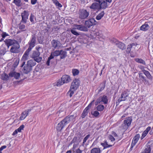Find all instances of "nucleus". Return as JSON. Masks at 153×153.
<instances>
[{
	"label": "nucleus",
	"instance_id": "53",
	"mask_svg": "<svg viewBox=\"0 0 153 153\" xmlns=\"http://www.w3.org/2000/svg\"><path fill=\"white\" fill-rule=\"evenodd\" d=\"M1 36L2 38L1 39V40H3V38H4L6 36H8V35L6 32H4L2 33L1 34Z\"/></svg>",
	"mask_w": 153,
	"mask_h": 153
},
{
	"label": "nucleus",
	"instance_id": "21",
	"mask_svg": "<svg viewBox=\"0 0 153 153\" xmlns=\"http://www.w3.org/2000/svg\"><path fill=\"white\" fill-rule=\"evenodd\" d=\"M151 129V127L148 126L146 128V130L143 132L141 136L140 137L141 140H143L146 136Z\"/></svg>",
	"mask_w": 153,
	"mask_h": 153
},
{
	"label": "nucleus",
	"instance_id": "54",
	"mask_svg": "<svg viewBox=\"0 0 153 153\" xmlns=\"http://www.w3.org/2000/svg\"><path fill=\"white\" fill-rule=\"evenodd\" d=\"M25 25H21L19 26V28L20 30H22V31L24 30H23L25 28Z\"/></svg>",
	"mask_w": 153,
	"mask_h": 153
},
{
	"label": "nucleus",
	"instance_id": "18",
	"mask_svg": "<svg viewBox=\"0 0 153 153\" xmlns=\"http://www.w3.org/2000/svg\"><path fill=\"white\" fill-rule=\"evenodd\" d=\"M137 45V44L135 43H131L130 44L127 46V48L126 50V52L127 53H130V51L132 48H135Z\"/></svg>",
	"mask_w": 153,
	"mask_h": 153
},
{
	"label": "nucleus",
	"instance_id": "60",
	"mask_svg": "<svg viewBox=\"0 0 153 153\" xmlns=\"http://www.w3.org/2000/svg\"><path fill=\"white\" fill-rule=\"evenodd\" d=\"M7 146H3L0 148V150L2 151L3 149L6 148Z\"/></svg>",
	"mask_w": 153,
	"mask_h": 153
},
{
	"label": "nucleus",
	"instance_id": "10",
	"mask_svg": "<svg viewBox=\"0 0 153 153\" xmlns=\"http://www.w3.org/2000/svg\"><path fill=\"white\" fill-rule=\"evenodd\" d=\"M29 13L28 11L25 10L21 13L22 17V22L23 23H26L27 20L28 19Z\"/></svg>",
	"mask_w": 153,
	"mask_h": 153
},
{
	"label": "nucleus",
	"instance_id": "44",
	"mask_svg": "<svg viewBox=\"0 0 153 153\" xmlns=\"http://www.w3.org/2000/svg\"><path fill=\"white\" fill-rule=\"evenodd\" d=\"M92 115L95 117H97L100 114V113L98 111H96L91 112Z\"/></svg>",
	"mask_w": 153,
	"mask_h": 153
},
{
	"label": "nucleus",
	"instance_id": "16",
	"mask_svg": "<svg viewBox=\"0 0 153 153\" xmlns=\"http://www.w3.org/2000/svg\"><path fill=\"white\" fill-rule=\"evenodd\" d=\"M140 137V135L139 134H137L135 135L132 141L131 145V147H133L135 146L136 143L138 142Z\"/></svg>",
	"mask_w": 153,
	"mask_h": 153
},
{
	"label": "nucleus",
	"instance_id": "33",
	"mask_svg": "<svg viewBox=\"0 0 153 153\" xmlns=\"http://www.w3.org/2000/svg\"><path fill=\"white\" fill-rule=\"evenodd\" d=\"M135 60L136 62L138 63L142 64L144 65H146L145 62L141 59L137 58L135 59Z\"/></svg>",
	"mask_w": 153,
	"mask_h": 153
},
{
	"label": "nucleus",
	"instance_id": "39",
	"mask_svg": "<svg viewBox=\"0 0 153 153\" xmlns=\"http://www.w3.org/2000/svg\"><path fill=\"white\" fill-rule=\"evenodd\" d=\"M15 59V61L13 64V66L14 68H16L19 64V58H17Z\"/></svg>",
	"mask_w": 153,
	"mask_h": 153
},
{
	"label": "nucleus",
	"instance_id": "34",
	"mask_svg": "<svg viewBox=\"0 0 153 153\" xmlns=\"http://www.w3.org/2000/svg\"><path fill=\"white\" fill-rule=\"evenodd\" d=\"M101 150L99 148L93 149L91 151V153H100Z\"/></svg>",
	"mask_w": 153,
	"mask_h": 153
},
{
	"label": "nucleus",
	"instance_id": "1",
	"mask_svg": "<svg viewBox=\"0 0 153 153\" xmlns=\"http://www.w3.org/2000/svg\"><path fill=\"white\" fill-rule=\"evenodd\" d=\"M4 42L8 48L9 46H12L10 49L11 52L16 53L19 52L20 45L17 41L14 39H6Z\"/></svg>",
	"mask_w": 153,
	"mask_h": 153
},
{
	"label": "nucleus",
	"instance_id": "55",
	"mask_svg": "<svg viewBox=\"0 0 153 153\" xmlns=\"http://www.w3.org/2000/svg\"><path fill=\"white\" fill-rule=\"evenodd\" d=\"M108 138L109 139L111 140V142L114 141L115 140V139L114 137L111 135H110L108 137Z\"/></svg>",
	"mask_w": 153,
	"mask_h": 153
},
{
	"label": "nucleus",
	"instance_id": "61",
	"mask_svg": "<svg viewBox=\"0 0 153 153\" xmlns=\"http://www.w3.org/2000/svg\"><path fill=\"white\" fill-rule=\"evenodd\" d=\"M112 134L115 137H117L118 135L114 131H112Z\"/></svg>",
	"mask_w": 153,
	"mask_h": 153
},
{
	"label": "nucleus",
	"instance_id": "40",
	"mask_svg": "<svg viewBox=\"0 0 153 153\" xmlns=\"http://www.w3.org/2000/svg\"><path fill=\"white\" fill-rule=\"evenodd\" d=\"M139 76L140 78V79L142 80V81H145L146 82V79L145 77L143 76L142 73H139Z\"/></svg>",
	"mask_w": 153,
	"mask_h": 153
},
{
	"label": "nucleus",
	"instance_id": "64",
	"mask_svg": "<svg viewBox=\"0 0 153 153\" xmlns=\"http://www.w3.org/2000/svg\"><path fill=\"white\" fill-rule=\"evenodd\" d=\"M140 36L138 34H137L135 35V36H134L135 39H138Z\"/></svg>",
	"mask_w": 153,
	"mask_h": 153
},
{
	"label": "nucleus",
	"instance_id": "11",
	"mask_svg": "<svg viewBox=\"0 0 153 153\" xmlns=\"http://www.w3.org/2000/svg\"><path fill=\"white\" fill-rule=\"evenodd\" d=\"M30 51L27 49L23 54L21 59V61H23V62L21 66V67H22L23 66L25 63V61L27 60Z\"/></svg>",
	"mask_w": 153,
	"mask_h": 153
},
{
	"label": "nucleus",
	"instance_id": "49",
	"mask_svg": "<svg viewBox=\"0 0 153 153\" xmlns=\"http://www.w3.org/2000/svg\"><path fill=\"white\" fill-rule=\"evenodd\" d=\"M24 128V126L23 125H21L18 129H16L17 131L19 132H21L22 130H23Z\"/></svg>",
	"mask_w": 153,
	"mask_h": 153
},
{
	"label": "nucleus",
	"instance_id": "28",
	"mask_svg": "<svg viewBox=\"0 0 153 153\" xmlns=\"http://www.w3.org/2000/svg\"><path fill=\"white\" fill-rule=\"evenodd\" d=\"M142 71L148 79H152V76L149 71L145 70H143Z\"/></svg>",
	"mask_w": 153,
	"mask_h": 153
},
{
	"label": "nucleus",
	"instance_id": "42",
	"mask_svg": "<svg viewBox=\"0 0 153 153\" xmlns=\"http://www.w3.org/2000/svg\"><path fill=\"white\" fill-rule=\"evenodd\" d=\"M64 82H63V81L62 79V78L61 79H59L57 82L56 85L57 86H60L64 84Z\"/></svg>",
	"mask_w": 153,
	"mask_h": 153
},
{
	"label": "nucleus",
	"instance_id": "36",
	"mask_svg": "<svg viewBox=\"0 0 153 153\" xmlns=\"http://www.w3.org/2000/svg\"><path fill=\"white\" fill-rule=\"evenodd\" d=\"M61 59L65 58L67 56L66 52L65 51L61 50V53L60 54Z\"/></svg>",
	"mask_w": 153,
	"mask_h": 153
},
{
	"label": "nucleus",
	"instance_id": "19",
	"mask_svg": "<svg viewBox=\"0 0 153 153\" xmlns=\"http://www.w3.org/2000/svg\"><path fill=\"white\" fill-rule=\"evenodd\" d=\"M99 4L101 9H105L108 7V3L105 0H100Z\"/></svg>",
	"mask_w": 153,
	"mask_h": 153
},
{
	"label": "nucleus",
	"instance_id": "25",
	"mask_svg": "<svg viewBox=\"0 0 153 153\" xmlns=\"http://www.w3.org/2000/svg\"><path fill=\"white\" fill-rule=\"evenodd\" d=\"M116 45L119 48L122 50H124L126 49V46L125 44L122 42L119 41L116 44Z\"/></svg>",
	"mask_w": 153,
	"mask_h": 153
},
{
	"label": "nucleus",
	"instance_id": "57",
	"mask_svg": "<svg viewBox=\"0 0 153 153\" xmlns=\"http://www.w3.org/2000/svg\"><path fill=\"white\" fill-rule=\"evenodd\" d=\"M5 53V51L4 49L0 50V53L1 55H4Z\"/></svg>",
	"mask_w": 153,
	"mask_h": 153
},
{
	"label": "nucleus",
	"instance_id": "41",
	"mask_svg": "<svg viewBox=\"0 0 153 153\" xmlns=\"http://www.w3.org/2000/svg\"><path fill=\"white\" fill-rule=\"evenodd\" d=\"M76 29L81 31H84L85 27L81 25H76L75 26Z\"/></svg>",
	"mask_w": 153,
	"mask_h": 153
},
{
	"label": "nucleus",
	"instance_id": "51",
	"mask_svg": "<svg viewBox=\"0 0 153 153\" xmlns=\"http://www.w3.org/2000/svg\"><path fill=\"white\" fill-rule=\"evenodd\" d=\"M16 72L14 71H11L9 74V76L10 77H14L15 76V74L16 73Z\"/></svg>",
	"mask_w": 153,
	"mask_h": 153
},
{
	"label": "nucleus",
	"instance_id": "29",
	"mask_svg": "<svg viewBox=\"0 0 153 153\" xmlns=\"http://www.w3.org/2000/svg\"><path fill=\"white\" fill-rule=\"evenodd\" d=\"M105 14L103 11H102L101 13H99L96 17V19L97 20H99L104 16Z\"/></svg>",
	"mask_w": 153,
	"mask_h": 153
},
{
	"label": "nucleus",
	"instance_id": "58",
	"mask_svg": "<svg viewBox=\"0 0 153 153\" xmlns=\"http://www.w3.org/2000/svg\"><path fill=\"white\" fill-rule=\"evenodd\" d=\"M82 151L80 150L79 148L76 149L75 152V153H82Z\"/></svg>",
	"mask_w": 153,
	"mask_h": 153
},
{
	"label": "nucleus",
	"instance_id": "6",
	"mask_svg": "<svg viewBox=\"0 0 153 153\" xmlns=\"http://www.w3.org/2000/svg\"><path fill=\"white\" fill-rule=\"evenodd\" d=\"M97 23V22L94 19L91 18L85 21V26L86 28H88L93 25H96Z\"/></svg>",
	"mask_w": 153,
	"mask_h": 153
},
{
	"label": "nucleus",
	"instance_id": "15",
	"mask_svg": "<svg viewBox=\"0 0 153 153\" xmlns=\"http://www.w3.org/2000/svg\"><path fill=\"white\" fill-rule=\"evenodd\" d=\"M31 110V109H28L23 111L21 114V116L19 118L20 120H22L25 119L26 117L28 115L30 112Z\"/></svg>",
	"mask_w": 153,
	"mask_h": 153
},
{
	"label": "nucleus",
	"instance_id": "20",
	"mask_svg": "<svg viewBox=\"0 0 153 153\" xmlns=\"http://www.w3.org/2000/svg\"><path fill=\"white\" fill-rule=\"evenodd\" d=\"M61 78L64 83L69 82L71 80L70 76L66 74L63 75Z\"/></svg>",
	"mask_w": 153,
	"mask_h": 153
},
{
	"label": "nucleus",
	"instance_id": "13",
	"mask_svg": "<svg viewBox=\"0 0 153 153\" xmlns=\"http://www.w3.org/2000/svg\"><path fill=\"white\" fill-rule=\"evenodd\" d=\"M97 101L99 103L103 102L104 104H107L108 102V100L106 96L103 95L102 96L100 97L97 99Z\"/></svg>",
	"mask_w": 153,
	"mask_h": 153
},
{
	"label": "nucleus",
	"instance_id": "46",
	"mask_svg": "<svg viewBox=\"0 0 153 153\" xmlns=\"http://www.w3.org/2000/svg\"><path fill=\"white\" fill-rule=\"evenodd\" d=\"M34 18H35V17L34 16L32 13H31L30 16V22L33 24L34 23Z\"/></svg>",
	"mask_w": 153,
	"mask_h": 153
},
{
	"label": "nucleus",
	"instance_id": "4",
	"mask_svg": "<svg viewBox=\"0 0 153 153\" xmlns=\"http://www.w3.org/2000/svg\"><path fill=\"white\" fill-rule=\"evenodd\" d=\"M132 118L131 116L126 117L125 120L123 121V123L121 125L120 128L122 130L126 131L131 126Z\"/></svg>",
	"mask_w": 153,
	"mask_h": 153
},
{
	"label": "nucleus",
	"instance_id": "22",
	"mask_svg": "<svg viewBox=\"0 0 153 153\" xmlns=\"http://www.w3.org/2000/svg\"><path fill=\"white\" fill-rule=\"evenodd\" d=\"M149 142L147 143L145 146V149L143 151V153H150L151 146L149 145Z\"/></svg>",
	"mask_w": 153,
	"mask_h": 153
},
{
	"label": "nucleus",
	"instance_id": "45",
	"mask_svg": "<svg viewBox=\"0 0 153 153\" xmlns=\"http://www.w3.org/2000/svg\"><path fill=\"white\" fill-rule=\"evenodd\" d=\"M71 32L73 34L76 36H78L79 35V33L74 28L71 29Z\"/></svg>",
	"mask_w": 153,
	"mask_h": 153
},
{
	"label": "nucleus",
	"instance_id": "9",
	"mask_svg": "<svg viewBox=\"0 0 153 153\" xmlns=\"http://www.w3.org/2000/svg\"><path fill=\"white\" fill-rule=\"evenodd\" d=\"M40 53L39 51H33L32 54V58L37 62H40L42 59V58L39 57Z\"/></svg>",
	"mask_w": 153,
	"mask_h": 153
},
{
	"label": "nucleus",
	"instance_id": "63",
	"mask_svg": "<svg viewBox=\"0 0 153 153\" xmlns=\"http://www.w3.org/2000/svg\"><path fill=\"white\" fill-rule=\"evenodd\" d=\"M53 3L56 5L59 2L57 0H52Z\"/></svg>",
	"mask_w": 153,
	"mask_h": 153
},
{
	"label": "nucleus",
	"instance_id": "62",
	"mask_svg": "<svg viewBox=\"0 0 153 153\" xmlns=\"http://www.w3.org/2000/svg\"><path fill=\"white\" fill-rule=\"evenodd\" d=\"M56 6H58L59 7H62V5L60 3H59V2H58L57 4H56Z\"/></svg>",
	"mask_w": 153,
	"mask_h": 153
},
{
	"label": "nucleus",
	"instance_id": "38",
	"mask_svg": "<svg viewBox=\"0 0 153 153\" xmlns=\"http://www.w3.org/2000/svg\"><path fill=\"white\" fill-rule=\"evenodd\" d=\"M21 0H14L13 3L17 6H21Z\"/></svg>",
	"mask_w": 153,
	"mask_h": 153
},
{
	"label": "nucleus",
	"instance_id": "23",
	"mask_svg": "<svg viewBox=\"0 0 153 153\" xmlns=\"http://www.w3.org/2000/svg\"><path fill=\"white\" fill-rule=\"evenodd\" d=\"M149 28V26L147 23V22H145L140 27V29L142 31H145L148 30Z\"/></svg>",
	"mask_w": 153,
	"mask_h": 153
},
{
	"label": "nucleus",
	"instance_id": "30",
	"mask_svg": "<svg viewBox=\"0 0 153 153\" xmlns=\"http://www.w3.org/2000/svg\"><path fill=\"white\" fill-rule=\"evenodd\" d=\"M1 78L3 80L7 81L9 79V77L7 74L4 73L1 74Z\"/></svg>",
	"mask_w": 153,
	"mask_h": 153
},
{
	"label": "nucleus",
	"instance_id": "17",
	"mask_svg": "<svg viewBox=\"0 0 153 153\" xmlns=\"http://www.w3.org/2000/svg\"><path fill=\"white\" fill-rule=\"evenodd\" d=\"M128 96L127 92L126 91L123 92L121 94V97L118 100V102L120 103L122 101H124L126 100L127 97Z\"/></svg>",
	"mask_w": 153,
	"mask_h": 153
},
{
	"label": "nucleus",
	"instance_id": "5",
	"mask_svg": "<svg viewBox=\"0 0 153 153\" xmlns=\"http://www.w3.org/2000/svg\"><path fill=\"white\" fill-rule=\"evenodd\" d=\"M79 18L81 19H85L87 18L89 15V12L86 10L80 9L79 11Z\"/></svg>",
	"mask_w": 153,
	"mask_h": 153
},
{
	"label": "nucleus",
	"instance_id": "8",
	"mask_svg": "<svg viewBox=\"0 0 153 153\" xmlns=\"http://www.w3.org/2000/svg\"><path fill=\"white\" fill-rule=\"evenodd\" d=\"M36 42L35 36L33 35L30 40L28 42L29 47L27 50L31 51L32 49L35 46Z\"/></svg>",
	"mask_w": 153,
	"mask_h": 153
},
{
	"label": "nucleus",
	"instance_id": "24",
	"mask_svg": "<svg viewBox=\"0 0 153 153\" xmlns=\"http://www.w3.org/2000/svg\"><path fill=\"white\" fill-rule=\"evenodd\" d=\"M31 68L27 64V65L25 66L22 70L23 72L25 74H28L30 71Z\"/></svg>",
	"mask_w": 153,
	"mask_h": 153
},
{
	"label": "nucleus",
	"instance_id": "52",
	"mask_svg": "<svg viewBox=\"0 0 153 153\" xmlns=\"http://www.w3.org/2000/svg\"><path fill=\"white\" fill-rule=\"evenodd\" d=\"M20 76V74L19 73L16 72L15 76H14V77L16 79H18Z\"/></svg>",
	"mask_w": 153,
	"mask_h": 153
},
{
	"label": "nucleus",
	"instance_id": "12",
	"mask_svg": "<svg viewBox=\"0 0 153 153\" xmlns=\"http://www.w3.org/2000/svg\"><path fill=\"white\" fill-rule=\"evenodd\" d=\"M51 43L52 47L55 49L59 48L61 45L60 42L56 39L53 40L51 42Z\"/></svg>",
	"mask_w": 153,
	"mask_h": 153
},
{
	"label": "nucleus",
	"instance_id": "2",
	"mask_svg": "<svg viewBox=\"0 0 153 153\" xmlns=\"http://www.w3.org/2000/svg\"><path fill=\"white\" fill-rule=\"evenodd\" d=\"M74 118L73 115L66 116L57 124L56 127V131L58 132H61L66 125L73 120Z\"/></svg>",
	"mask_w": 153,
	"mask_h": 153
},
{
	"label": "nucleus",
	"instance_id": "35",
	"mask_svg": "<svg viewBox=\"0 0 153 153\" xmlns=\"http://www.w3.org/2000/svg\"><path fill=\"white\" fill-rule=\"evenodd\" d=\"M105 81H104L100 83V88L99 91V92H101L104 89L105 86Z\"/></svg>",
	"mask_w": 153,
	"mask_h": 153
},
{
	"label": "nucleus",
	"instance_id": "50",
	"mask_svg": "<svg viewBox=\"0 0 153 153\" xmlns=\"http://www.w3.org/2000/svg\"><path fill=\"white\" fill-rule=\"evenodd\" d=\"M119 41L116 39L113 38L111 40V42L112 43H114L116 44L117 43L119 42Z\"/></svg>",
	"mask_w": 153,
	"mask_h": 153
},
{
	"label": "nucleus",
	"instance_id": "31",
	"mask_svg": "<svg viewBox=\"0 0 153 153\" xmlns=\"http://www.w3.org/2000/svg\"><path fill=\"white\" fill-rule=\"evenodd\" d=\"M88 112L89 110H88V109L87 108L86 109L85 108L81 114V117L83 119L87 115Z\"/></svg>",
	"mask_w": 153,
	"mask_h": 153
},
{
	"label": "nucleus",
	"instance_id": "3",
	"mask_svg": "<svg viewBox=\"0 0 153 153\" xmlns=\"http://www.w3.org/2000/svg\"><path fill=\"white\" fill-rule=\"evenodd\" d=\"M80 84V81L79 79H75L71 83L70 90L68 93L69 94L70 97H71L74 94V91H76L78 88Z\"/></svg>",
	"mask_w": 153,
	"mask_h": 153
},
{
	"label": "nucleus",
	"instance_id": "14",
	"mask_svg": "<svg viewBox=\"0 0 153 153\" xmlns=\"http://www.w3.org/2000/svg\"><path fill=\"white\" fill-rule=\"evenodd\" d=\"M89 8L94 10H100L101 9L100 4L97 2L93 3L90 6Z\"/></svg>",
	"mask_w": 153,
	"mask_h": 153
},
{
	"label": "nucleus",
	"instance_id": "59",
	"mask_svg": "<svg viewBox=\"0 0 153 153\" xmlns=\"http://www.w3.org/2000/svg\"><path fill=\"white\" fill-rule=\"evenodd\" d=\"M18 132L17 131L16 129L15 130L12 134V135L13 136L15 135Z\"/></svg>",
	"mask_w": 153,
	"mask_h": 153
},
{
	"label": "nucleus",
	"instance_id": "48",
	"mask_svg": "<svg viewBox=\"0 0 153 153\" xmlns=\"http://www.w3.org/2000/svg\"><path fill=\"white\" fill-rule=\"evenodd\" d=\"M96 35L97 37L99 39H103V36L102 33H96Z\"/></svg>",
	"mask_w": 153,
	"mask_h": 153
},
{
	"label": "nucleus",
	"instance_id": "43",
	"mask_svg": "<svg viewBox=\"0 0 153 153\" xmlns=\"http://www.w3.org/2000/svg\"><path fill=\"white\" fill-rule=\"evenodd\" d=\"M90 135L88 134L86 135L85 137L84 138L83 140V142H82V146H84L85 145V143L87 140L88 139V138L90 137Z\"/></svg>",
	"mask_w": 153,
	"mask_h": 153
},
{
	"label": "nucleus",
	"instance_id": "37",
	"mask_svg": "<svg viewBox=\"0 0 153 153\" xmlns=\"http://www.w3.org/2000/svg\"><path fill=\"white\" fill-rule=\"evenodd\" d=\"M72 72L74 76H76L78 75L79 73V70L76 69H72Z\"/></svg>",
	"mask_w": 153,
	"mask_h": 153
},
{
	"label": "nucleus",
	"instance_id": "47",
	"mask_svg": "<svg viewBox=\"0 0 153 153\" xmlns=\"http://www.w3.org/2000/svg\"><path fill=\"white\" fill-rule=\"evenodd\" d=\"M94 100H93L92 101H91L88 105L85 108L86 109H88V110H89V109L91 108L92 105L93 104L94 102Z\"/></svg>",
	"mask_w": 153,
	"mask_h": 153
},
{
	"label": "nucleus",
	"instance_id": "32",
	"mask_svg": "<svg viewBox=\"0 0 153 153\" xmlns=\"http://www.w3.org/2000/svg\"><path fill=\"white\" fill-rule=\"evenodd\" d=\"M96 108L98 111H101L104 110L105 106L102 105L100 104L97 106Z\"/></svg>",
	"mask_w": 153,
	"mask_h": 153
},
{
	"label": "nucleus",
	"instance_id": "56",
	"mask_svg": "<svg viewBox=\"0 0 153 153\" xmlns=\"http://www.w3.org/2000/svg\"><path fill=\"white\" fill-rule=\"evenodd\" d=\"M37 0H31V4L32 5H34L37 2Z\"/></svg>",
	"mask_w": 153,
	"mask_h": 153
},
{
	"label": "nucleus",
	"instance_id": "26",
	"mask_svg": "<svg viewBox=\"0 0 153 153\" xmlns=\"http://www.w3.org/2000/svg\"><path fill=\"white\" fill-rule=\"evenodd\" d=\"M36 61L34 60H28L27 62V64L28 65L30 66L31 68L34 66L36 65Z\"/></svg>",
	"mask_w": 153,
	"mask_h": 153
},
{
	"label": "nucleus",
	"instance_id": "7",
	"mask_svg": "<svg viewBox=\"0 0 153 153\" xmlns=\"http://www.w3.org/2000/svg\"><path fill=\"white\" fill-rule=\"evenodd\" d=\"M61 53V50H56L54 52L52 53L49 57L48 58V60L46 62V64L47 65H50V60L53 58L54 56H58L60 55Z\"/></svg>",
	"mask_w": 153,
	"mask_h": 153
},
{
	"label": "nucleus",
	"instance_id": "27",
	"mask_svg": "<svg viewBox=\"0 0 153 153\" xmlns=\"http://www.w3.org/2000/svg\"><path fill=\"white\" fill-rule=\"evenodd\" d=\"M106 141H105L104 143H101V145L104 147V149L111 147L113 145L108 144Z\"/></svg>",
	"mask_w": 153,
	"mask_h": 153
}]
</instances>
